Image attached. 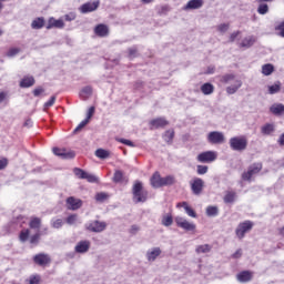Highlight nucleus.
Wrapping results in <instances>:
<instances>
[{"label":"nucleus","instance_id":"nucleus-34","mask_svg":"<svg viewBox=\"0 0 284 284\" xmlns=\"http://www.w3.org/2000/svg\"><path fill=\"white\" fill-rule=\"evenodd\" d=\"M273 72H274V64L266 63L262 65V74H264V77H270V74H272Z\"/></svg>","mask_w":284,"mask_h":284},{"label":"nucleus","instance_id":"nucleus-41","mask_svg":"<svg viewBox=\"0 0 284 284\" xmlns=\"http://www.w3.org/2000/svg\"><path fill=\"white\" fill-rule=\"evenodd\" d=\"M261 4L257 8L258 14H267L270 12V6L267 3L260 2Z\"/></svg>","mask_w":284,"mask_h":284},{"label":"nucleus","instance_id":"nucleus-26","mask_svg":"<svg viewBox=\"0 0 284 284\" xmlns=\"http://www.w3.org/2000/svg\"><path fill=\"white\" fill-rule=\"evenodd\" d=\"M256 43V37L254 36H248L244 38L241 42V48H252Z\"/></svg>","mask_w":284,"mask_h":284},{"label":"nucleus","instance_id":"nucleus-50","mask_svg":"<svg viewBox=\"0 0 284 284\" xmlns=\"http://www.w3.org/2000/svg\"><path fill=\"white\" fill-rule=\"evenodd\" d=\"M128 52H129L128 54L129 59H136L139 50L136 49V47H132L128 49Z\"/></svg>","mask_w":284,"mask_h":284},{"label":"nucleus","instance_id":"nucleus-42","mask_svg":"<svg viewBox=\"0 0 284 284\" xmlns=\"http://www.w3.org/2000/svg\"><path fill=\"white\" fill-rule=\"evenodd\" d=\"M121 181H123V171L115 170L113 174V183H121Z\"/></svg>","mask_w":284,"mask_h":284},{"label":"nucleus","instance_id":"nucleus-13","mask_svg":"<svg viewBox=\"0 0 284 284\" xmlns=\"http://www.w3.org/2000/svg\"><path fill=\"white\" fill-rule=\"evenodd\" d=\"M53 154L55 156H60V159H74L77 156V153L74 151H68L65 149H60V148H53L52 149Z\"/></svg>","mask_w":284,"mask_h":284},{"label":"nucleus","instance_id":"nucleus-47","mask_svg":"<svg viewBox=\"0 0 284 284\" xmlns=\"http://www.w3.org/2000/svg\"><path fill=\"white\" fill-rule=\"evenodd\" d=\"M73 173L75 174V176H78V179H85V174H88V172L79 168H74Z\"/></svg>","mask_w":284,"mask_h":284},{"label":"nucleus","instance_id":"nucleus-17","mask_svg":"<svg viewBox=\"0 0 284 284\" xmlns=\"http://www.w3.org/2000/svg\"><path fill=\"white\" fill-rule=\"evenodd\" d=\"M203 0H190L184 7L183 10H201L203 8Z\"/></svg>","mask_w":284,"mask_h":284},{"label":"nucleus","instance_id":"nucleus-55","mask_svg":"<svg viewBox=\"0 0 284 284\" xmlns=\"http://www.w3.org/2000/svg\"><path fill=\"white\" fill-rule=\"evenodd\" d=\"M207 170H209L207 165H197L196 172L197 174L203 175V174H207Z\"/></svg>","mask_w":284,"mask_h":284},{"label":"nucleus","instance_id":"nucleus-48","mask_svg":"<svg viewBox=\"0 0 284 284\" xmlns=\"http://www.w3.org/2000/svg\"><path fill=\"white\" fill-rule=\"evenodd\" d=\"M108 197H109L108 193L100 192V193H97L95 201H98V203H103L104 201H106Z\"/></svg>","mask_w":284,"mask_h":284},{"label":"nucleus","instance_id":"nucleus-3","mask_svg":"<svg viewBox=\"0 0 284 284\" xmlns=\"http://www.w3.org/2000/svg\"><path fill=\"white\" fill-rule=\"evenodd\" d=\"M207 143L211 145H221L225 143V135L221 131H211L206 138Z\"/></svg>","mask_w":284,"mask_h":284},{"label":"nucleus","instance_id":"nucleus-54","mask_svg":"<svg viewBox=\"0 0 284 284\" xmlns=\"http://www.w3.org/2000/svg\"><path fill=\"white\" fill-rule=\"evenodd\" d=\"M41 283V276L40 275H31L29 277V284H40Z\"/></svg>","mask_w":284,"mask_h":284},{"label":"nucleus","instance_id":"nucleus-59","mask_svg":"<svg viewBox=\"0 0 284 284\" xmlns=\"http://www.w3.org/2000/svg\"><path fill=\"white\" fill-rule=\"evenodd\" d=\"M120 143H123V145H128L129 148H134V142L128 140V139H120Z\"/></svg>","mask_w":284,"mask_h":284},{"label":"nucleus","instance_id":"nucleus-16","mask_svg":"<svg viewBox=\"0 0 284 284\" xmlns=\"http://www.w3.org/2000/svg\"><path fill=\"white\" fill-rule=\"evenodd\" d=\"M89 250H90V241L88 240L78 242V244L74 247V251L77 252V254H85L87 252H89Z\"/></svg>","mask_w":284,"mask_h":284},{"label":"nucleus","instance_id":"nucleus-53","mask_svg":"<svg viewBox=\"0 0 284 284\" xmlns=\"http://www.w3.org/2000/svg\"><path fill=\"white\" fill-rule=\"evenodd\" d=\"M19 52H21V49H19V48H11L7 52V57H9V58L17 57V54H19Z\"/></svg>","mask_w":284,"mask_h":284},{"label":"nucleus","instance_id":"nucleus-9","mask_svg":"<svg viewBox=\"0 0 284 284\" xmlns=\"http://www.w3.org/2000/svg\"><path fill=\"white\" fill-rule=\"evenodd\" d=\"M65 203L67 207L72 212H77V210H81V207H83V200L77 199L74 196H69Z\"/></svg>","mask_w":284,"mask_h":284},{"label":"nucleus","instance_id":"nucleus-40","mask_svg":"<svg viewBox=\"0 0 284 284\" xmlns=\"http://www.w3.org/2000/svg\"><path fill=\"white\" fill-rule=\"evenodd\" d=\"M206 216H219V207L217 206H207L206 207Z\"/></svg>","mask_w":284,"mask_h":284},{"label":"nucleus","instance_id":"nucleus-60","mask_svg":"<svg viewBox=\"0 0 284 284\" xmlns=\"http://www.w3.org/2000/svg\"><path fill=\"white\" fill-rule=\"evenodd\" d=\"M6 101H8V92L1 91L0 92V104L6 103Z\"/></svg>","mask_w":284,"mask_h":284},{"label":"nucleus","instance_id":"nucleus-36","mask_svg":"<svg viewBox=\"0 0 284 284\" xmlns=\"http://www.w3.org/2000/svg\"><path fill=\"white\" fill-rule=\"evenodd\" d=\"M29 227L31 230H40L41 229V219L40 217H32Z\"/></svg>","mask_w":284,"mask_h":284},{"label":"nucleus","instance_id":"nucleus-6","mask_svg":"<svg viewBox=\"0 0 284 284\" xmlns=\"http://www.w3.org/2000/svg\"><path fill=\"white\" fill-rule=\"evenodd\" d=\"M85 227L89 232L101 234V232H105V227H108V223L95 220L87 224Z\"/></svg>","mask_w":284,"mask_h":284},{"label":"nucleus","instance_id":"nucleus-51","mask_svg":"<svg viewBox=\"0 0 284 284\" xmlns=\"http://www.w3.org/2000/svg\"><path fill=\"white\" fill-rule=\"evenodd\" d=\"M84 179L88 181V183H99V178H97L94 174L87 173Z\"/></svg>","mask_w":284,"mask_h":284},{"label":"nucleus","instance_id":"nucleus-27","mask_svg":"<svg viewBox=\"0 0 284 284\" xmlns=\"http://www.w3.org/2000/svg\"><path fill=\"white\" fill-rule=\"evenodd\" d=\"M201 92L205 97H209L210 94H214V84L210 82H205L204 84L201 85Z\"/></svg>","mask_w":284,"mask_h":284},{"label":"nucleus","instance_id":"nucleus-28","mask_svg":"<svg viewBox=\"0 0 284 284\" xmlns=\"http://www.w3.org/2000/svg\"><path fill=\"white\" fill-rule=\"evenodd\" d=\"M275 130L274 124L266 123L261 128V133L264 134V136H270Z\"/></svg>","mask_w":284,"mask_h":284},{"label":"nucleus","instance_id":"nucleus-52","mask_svg":"<svg viewBox=\"0 0 284 284\" xmlns=\"http://www.w3.org/2000/svg\"><path fill=\"white\" fill-rule=\"evenodd\" d=\"M90 123L88 119H84L80 124L73 130V134H77L78 132H81L82 128H85V125Z\"/></svg>","mask_w":284,"mask_h":284},{"label":"nucleus","instance_id":"nucleus-63","mask_svg":"<svg viewBox=\"0 0 284 284\" xmlns=\"http://www.w3.org/2000/svg\"><path fill=\"white\" fill-rule=\"evenodd\" d=\"M94 110H95L94 106H91L89 109L87 118H85V119H88V121H90L92 119V116L94 115Z\"/></svg>","mask_w":284,"mask_h":284},{"label":"nucleus","instance_id":"nucleus-30","mask_svg":"<svg viewBox=\"0 0 284 284\" xmlns=\"http://www.w3.org/2000/svg\"><path fill=\"white\" fill-rule=\"evenodd\" d=\"M236 79V75L233 73H226L222 77H220V83H223V85H227V83H232Z\"/></svg>","mask_w":284,"mask_h":284},{"label":"nucleus","instance_id":"nucleus-4","mask_svg":"<svg viewBox=\"0 0 284 284\" xmlns=\"http://www.w3.org/2000/svg\"><path fill=\"white\" fill-rule=\"evenodd\" d=\"M252 227H254V223L252 221H244L237 225L235 234L239 239H245V234H247Z\"/></svg>","mask_w":284,"mask_h":284},{"label":"nucleus","instance_id":"nucleus-39","mask_svg":"<svg viewBox=\"0 0 284 284\" xmlns=\"http://www.w3.org/2000/svg\"><path fill=\"white\" fill-rule=\"evenodd\" d=\"M174 175H168L165 178H162V187H165V185H174Z\"/></svg>","mask_w":284,"mask_h":284},{"label":"nucleus","instance_id":"nucleus-7","mask_svg":"<svg viewBox=\"0 0 284 284\" xmlns=\"http://www.w3.org/2000/svg\"><path fill=\"white\" fill-rule=\"evenodd\" d=\"M217 155L215 151H205L197 155L199 163H214Z\"/></svg>","mask_w":284,"mask_h":284},{"label":"nucleus","instance_id":"nucleus-25","mask_svg":"<svg viewBox=\"0 0 284 284\" xmlns=\"http://www.w3.org/2000/svg\"><path fill=\"white\" fill-rule=\"evenodd\" d=\"M236 197H237L236 191H226V193L223 197V201L226 204H232V203H235Z\"/></svg>","mask_w":284,"mask_h":284},{"label":"nucleus","instance_id":"nucleus-64","mask_svg":"<svg viewBox=\"0 0 284 284\" xmlns=\"http://www.w3.org/2000/svg\"><path fill=\"white\" fill-rule=\"evenodd\" d=\"M139 230H141L140 227H139V225H136V224H133L132 226H131V229H130V233L131 234H136L138 232H139Z\"/></svg>","mask_w":284,"mask_h":284},{"label":"nucleus","instance_id":"nucleus-8","mask_svg":"<svg viewBox=\"0 0 284 284\" xmlns=\"http://www.w3.org/2000/svg\"><path fill=\"white\" fill-rule=\"evenodd\" d=\"M175 223H176L178 227L185 230V232H194V230H196V224L187 222V220H185L181 216L175 217Z\"/></svg>","mask_w":284,"mask_h":284},{"label":"nucleus","instance_id":"nucleus-57","mask_svg":"<svg viewBox=\"0 0 284 284\" xmlns=\"http://www.w3.org/2000/svg\"><path fill=\"white\" fill-rule=\"evenodd\" d=\"M55 101H57V97L55 95L51 97L50 100L44 103V109L52 108Z\"/></svg>","mask_w":284,"mask_h":284},{"label":"nucleus","instance_id":"nucleus-43","mask_svg":"<svg viewBox=\"0 0 284 284\" xmlns=\"http://www.w3.org/2000/svg\"><path fill=\"white\" fill-rule=\"evenodd\" d=\"M275 32H277V37L284 39V20L275 26Z\"/></svg>","mask_w":284,"mask_h":284},{"label":"nucleus","instance_id":"nucleus-32","mask_svg":"<svg viewBox=\"0 0 284 284\" xmlns=\"http://www.w3.org/2000/svg\"><path fill=\"white\" fill-rule=\"evenodd\" d=\"M162 139L165 143H172V141H174V129L166 130L162 135Z\"/></svg>","mask_w":284,"mask_h":284},{"label":"nucleus","instance_id":"nucleus-15","mask_svg":"<svg viewBox=\"0 0 284 284\" xmlns=\"http://www.w3.org/2000/svg\"><path fill=\"white\" fill-rule=\"evenodd\" d=\"M52 28H58V30H62L65 28V22L62 19H54L53 17L49 18L47 23V30H52Z\"/></svg>","mask_w":284,"mask_h":284},{"label":"nucleus","instance_id":"nucleus-58","mask_svg":"<svg viewBox=\"0 0 284 284\" xmlns=\"http://www.w3.org/2000/svg\"><path fill=\"white\" fill-rule=\"evenodd\" d=\"M43 92H45V89H43L42 87H38L33 90V97H41Z\"/></svg>","mask_w":284,"mask_h":284},{"label":"nucleus","instance_id":"nucleus-1","mask_svg":"<svg viewBox=\"0 0 284 284\" xmlns=\"http://www.w3.org/2000/svg\"><path fill=\"white\" fill-rule=\"evenodd\" d=\"M133 203H145L148 201V190L143 189V182L135 181L132 187Z\"/></svg>","mask_w":284,"mask_h":284},{"label":"nucleus","instance_id":"nucleus-22","mask_svg":"<svg viewBox=\"0 0 284 284\" xmlns=\"http://www.w3.org/2000/svg\"><path fill=\"white\" fill-rule=\"evenodd\" d=\"M158 256H161V247H154L152 251L146 252L148 261L154 262Z\"/></svg>","mask_w":284,"mask_h":284},{"label":"nucleus","instance_id":"nucleus-46","mask_svg":"<svg viewBox=\"0 0 284 284\" xmlns=\"http://www.w3.org/2000/svg\"><path fill=\"white\" fill-rule=\"evenodd\" d=\"M29 241L31 245H39V241H41V233H36L34 235H31Z\"/></svg>","mask_w":284,"mask_h":284},{"label":"nucleus","instance_id":"nucleus-11","mask_svg":"<svg viewBox=\"0 0 284 284\" xmlns=\"http://www.w3.org/2000/svg\"><path fill=\"white\" fill-rule=\"evenodd\" d=\"M150 130H159L163 129L168 125H170V121H168L165 118H156L149 122Z\"/></svg>","mask_w":284,"mask_h":284},{"label":"nucleus","instance_id":"nucleus-31","mask_svg":"<svg viewBox=\"0 0 284 284\" xmlns=\"http://www.w3.org/2000/svg\"><path fill=\"white\" fill-rule=\"evenodd\" d=\"M196 254H210L212 252V245L210 244H203L199 245L195 248Z\"/></svg>","mask_w":284,"mask_h":284},{"label":"nucleus","instance_id":"nucleus-10","mask_svg":"<svg viewBox=\"0 0 284 284\" xmlns=\"http://www.w3.org/2000/svg\"><path fill=\"white\" fill-rule=\"evenodd\" d=\"M205 186V182L201 178H195L191 182V190L195 196H199L203 192V187Z\"/></svg>","mask_w":284,"mask_h":284},{"label":"nucleus","instance_id":"nucleus-19","mask_svg":"<svg viewBox=\"0 0 284 284\" xmlns=\"http://www.w3.org/2000/svg\"><path fill=\"white\" fill-rule=\"evenodd\" d=\"M94 33L97 34V37L105 38L108 37V34H110V29L105 24H98L94 28Z\"/></svg>","mask_w":284,"mask_h":284},{"label":"nucleus","instance_id":"nucleus-29","mask_svg":"<svg viewBox=\"0 0 284 284\" xmlns=\"http://www.w3.org/2000/svg\"><path fill=\"white\" fill-rule=\"evenodd\" d=\"M43 26H45V19L42 17L34 19L31 23L32 30H41Z\"/></svg>","mask_w":284,"mask_h":284},{"label":"nucleus","instance_id":"nucleus-61","mask_svg":"<svg viewBox=\"0 0 284 284\" xmlns=\"http://www.w3.org/2000/svg\"><path fill=\"white\" fill-rule=\"evenodd\" d=\"M239 34H241V31H234L233 33H231L230 36V43H234V41H236V37H239Z\"/></svg>","mask_w":284,"mask_h":284},{"label":"nucleus","instance_id":"nucleus-62","mask_svg":"<svg viewBox=\"0 0 284 284\" xmlns=\"http://www.w3.org/2000/svg\"><path fill=\"white\" fill-rule=\"evenodd\" d=\"M219 32H225L226 30H230V26L222 23L217 27Z\"/></svg>","mask_w":284,"mask_h":284},{"label":"nucleus","instance_id":"nucleus-18","mask_svg":"<svg viewBox=\"0 0 284 284\" xmlns=\"http://www.w3.org/2000/svg\"><path fill=\"white\" fill-rule=\"evenodd\" d=\"M151 185L155 189L159 190V187H162L163 183V178H161V173L155 172L150 179Z\"/></svg>","mask_w":284,"mask_h":284},{"label":"nucleus","instance_id":"nucleus-23","mask_svg":"<svg viewBox=\"0 0 284 284\" xmlns=\"http://www.w3.org/2000/svg\"><path fill=\"white\" fill-rule=\"evenodd\" d=\"M237 281H240V283H250V281H252V272L242 271L237 274Z\"/></svg>","mask_w":284,"mask_h":284},{"label":"nucleus","instance_id":"nucleus-5","mask_svg":"<svg viewBox=\"0 0 284 284\" xmlns=\"http://www.w3.org/2000/svg\"><path fill=\"white\" fill-rule=\"evenodd\" d=\"M263 170V164L262 163H254L251 166H248L247 172H244L242 174L243 181H252V176L254 174H258Z\"/></svg>","mask_w":284,"mask_h":284},{"label":"nucleus","instance_id":"nucleus-56","mask_svg":"<svg viewBox=\"0 0 284 284\" xmlns=\"http://www.w3.org/2000/svg\"><path fill=\"white\" fill-rule=\"evenodd\" d=\"M65 221L68 225H74L77 223V214L69 215Z\"/></svg>","mask_w":284,"mask_h":284},{"label":"nucleus","instance_id":"nucleus-45","mask_svg":"<svg viewBox=\"0 0 284 284\" xmlns=\"http://www.w3.org/2000/svg\"><path fill=\"white\" fill-rule=\"evenodd\" d=\"M51 226L54 230H61V227H63V220L62 219L52 220Z\"/></svg>","mask_w":284,"mask_h":284},{"label":"nucleus","instance_id":"nucleus-35","mask_svg":"<svg viewBox=\"0 0 284 284\" xmlns=\"http://www.w3.org/2000/svg\"><path fill=\"white\" fill-rule=\"evenodd\" d=\"M95 156L98 159H102V160L110 159V151L104 150V149H98L95 151Z\"/></svg>","mask_w":284,"mask_h":284},{"label":"nucleus","instance_id":"nucleus-24","mask_svg":"<svg viewBox=\"0 0 284 284\" xmlns=\"http://www.w3.org/2000/svg\"><path fill=\"white\" fill-rule=\"evenodd\" d=\"M270 112H272V114H275V116H281V114H283V112H284V104L275 103V104L271 105Z\"/></svg>","mask_w":284,"mask_h":284},{"label":"nucleus","instance_id":"nucleus-14","mask_svg":"<svg viewBox=\"0 0 284 284\" xmlns=\"http://www.w3.org/2000/svg\"><path fill=\"white\" fill-rule=\"evenodd\" d=\"M100 3L101 2L99 0H95L93 2H85L84 4H82L80 7V12L82 14H88L89 12H94V10L99 9Z\"/></svg>","mask_w":284,"mask_h":284},{"label":"nucleus","instance_id":"nucleus-33","mask_svg":"<svg viewBox=\"0 0 284 284\" xmlns=\"http://www.w3.org/2000/svg\"><path fill=\"white\" fill-rule=\"evenodd\" d=\"M182 207H184L187 216H191V219H196V211H194V209H192V206H190L187 202H183Z\"/></svg>","mask_w":284,"mask_h":284},{"label":"nucleus","instance_id":"nucleus-12","mask_svg":"<svg viewBox=\"0 0 284 284\" xmlns=\"http://www.w3.org/2000/svg\"><path fill=\"white\" fill-rule=\"evenodd\" d=\"M51 261L50 255L45 253H39L33 256V263H36V265H40V267L50 264Z\"/></svg>","mask_w":284,"mask_h":284},{"label":"nucleus","instance_id":"nucleus-49","mask_svg":"<svg viewBox=\"0 0 284 284\" xmlns=\"http://www.w3.org/2000/svg\"><path fill=\"white\" fill-rule=\"evenodd\" d=\"M91 94H92V87H90V85L84 87L80 92V97H82V98L91 97Z\"/></svg>","mask_w":284,"mask_h":284},{"label":"nucleus","instance_id":"nucleus-20","mask_svg":"<svg viewBox=\"0 0 284 284\" xmlns=\"http://www.w3.org/2000/svg\"><path fill=\"white\" fill-rule=\"evenodd\" d=\"M243 87V81L235 80L233 85L226 88V94H236L239 90Z\"/></svg>","mask_w":284,"mask_h":284},{"label":"nucleus","instance_id":"nucleus-44","mask_svg":"<svg viewBox=\"0 0 284 284\" xmlns=\"http://www.w3.org/2000/svg\"><path fill=\"white\" fill-rule=\"evenodd\" d=\"M19 239L21 241V243H26V241H28V239H30V230H23L20 232Z\"/></svg>","mask_w":284,"mask_h":284},{"label":"nucleus","instance_id":"nucleus-38","mask_svg":"<svg viewBox=\"0 0 284 284\" xmlns=\"http://www.w3.org/2000/svg\"><path fill=\"white\" fill-rule=\"evenodd\" d=\"M172 223H174V219L172 217V214L163 215L162 225H164V227H170Z\"/></svg>","mask_w":284,"mask_h":284},{"label":"nucleus","instance_id":"nucleus-37","mask_svg":"<svg viewBox=\"0 0 284 284\" xmlns=\"http://www.w3.org/2000/svg\"><path fill=\"white\" fill-rule=\"evenodd\" d=\"M281 92V82L277 81L273 85L268 87V94H278Z\"/></svg>","mask_w":284,"mask_h":284},{"label":"nucleus","instance_id":"nucleus-21","mask_svg":"<svg viewBox=\"0 0 284 284\" xmlns=\"http://www.w3.org/2000/svg\"><path fill=\"white\" fill-rule=\"evenodd\" d=\"M37 83V80H34V77L27 75L20 81V88H32Z\"/></svg>","mask_w":284,"mask_h":284},{"label":"nucleus","instance_id":"nucleus-2","mask_svg":"<svg viewBox=\"0 0 284 284\" xmlns=\"http://www.w3.org/2000/svg\"><path fill=\"white\" fill-rule=\"evenodd\" d=\"M229 145L234 152H243L247 150V138L245 135L233 136L230 139Z\"/></svg>","mask_w":284,"mask_h":284}]
</instances>
